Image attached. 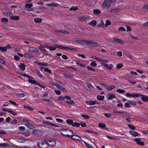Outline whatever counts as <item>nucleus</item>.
Masks as SVG:
<instances>
[{"label": "nucleus", "mask_w": 148, "mask_h": 148, "mask_svg": "<svg viewBox=\"0 0 148 148\" xmlns=\"http://www.w3.org/2000/svg\"><path fill=\"white\" fill-rule=\"evenodd\" d=\"M61 134L67 137H71L73 140L80 141L82 140L81 137L78 135L73 134V132L68 129H62L60 131Z\"/></svg>", "instance_id": "obj_1"}, {"label": "nucleus", "mask_w": 148, "mask_h": 148, "mask_svg": "<svg viewBox=\"0 0 148 148\" xmlns=\"http://www.w3.org/2000/svg\"><path fill=\"white\" fill-rule=\"evenodd\" d=\"M55 47L50 46L49 50L51 51H53L55 50L56 48L61 49H62L70 50L71 51H74L76 50L77 49L75 48L70 47L69 46L65 47L64 46L56 44L54 45Z\"/></svg>", "instance_id": "obj_2"}, {"label": "nucleus", "mask_w": 148, "mask_h": 148, "mask_svg": "<svg viewBox=\"0 0 148 148\" xmlns=\"http://www.w3.org/2000/svg\"><path fill=\"white\" fill-rule=\"evenodd\" d=\"M116 0H104L101 8L103 9H108L110 7L112 3L113 2H116Z\"/></svg>", "instance_id": "obj_3"}, {"label": "nucleus", "mask_w": 148, "mask_h": 148, "mask_svg": "<svg viewBox=\"0 0 148 148\" xmlns=\"http://www.w3.org/2000/svg\"><path fill=\"white\" fill-rule=\"evenodd\" d=\"M37 145L40 148H48L49 147V143L47 139H45L43 141L39 142Z\"/></svg>", "instance_id": "obj_4"}, {"label": "nucleus", "mask_w": 148, "mask_h": 148, "mask_svg": "<svg viewBox=\"0 0 148 148\" xmlns=\"http://www.w3.org/2000/svg\"><path fill=\"white\" fill-rule=\"evenodd\" d=\"M86 42L87 43V45H89L91 47H96L99 46L98 44L95 42H93L91 40H88Z\"/></svg>", "instance_id": "obj_5"}, {"label": "nucleus", "mask_w": 148, "mask_h": 148, "mask_svg": "<svg viewBox=\"0 0 148 148\" xmlns=\"http://www.w3.org/2000/svg\"><path fill=\"white\" fill-rule=\"evenodd\" d=\"M65 99L67 100H70V101L66 100V102L68 104L73 105L75 103V102L73 100L71 99L70 97L67 95L64 96Z\"/></svg>", "instance_id": "obj_6"}, {"label": "nucleus", "mask_w": 148, "mask_h": 148, "mask_svg": "<svg viewBox=\"0 0 148 148\" xmlns=\"http://www.w3.org/2000/svg\"><path fill=\"white\" fill-rule=\"evenodd\" d=\"M52 84L56 87L57 88L62 91H65L66 89L64 88L62 86L57 84L56 83L52 82Z\"/></svg>", "instance_id": "obj_7"}, {"label": "nucleus", "mask_w": 148, "mask_h": 148, "mask_svg": "<svg viewBox=\"0 0 148 148\" xmlns=\"http://www.w3.org/2000/svg\"><path fill=\"white\" fill-rule=\"evenodd\" d=\"M32 133L35 135L41 136L42 135L43 133L40 130H33Z\"/></svg>", "instance_id": "obj_8"}, {"label": "nucleus", "mask_w": 148, "mask_h": 148, "mask_svg": "<svg viewBox=\"0 0 148 148\" xmlns=\"http://www.w3.org/2000/svg\"><path fill=\"white\" fill-rule=\"evenodd\" d=\"M48 143L50 142V143H49V146L53 147L55 146L56 144V141L54 139H47Z\"/></svg>", "instance_id": "obj_9"}, {"label": "nucleus", "mask_w": 148, "mask_h": 148, "mask_svg": "<svg viewBox=\"0 0 148 148\" xmlns=\"http://www.w3.org/2000/svg\"><path fill=\"white\" fill-rule=\"evenodd\" d=\"M98 126L102 130L107 131L108 130V128L106 127V125L104 123H99L98 124Z\"/></svg>", "instance_id": "obj_10"}, {"label": "nucleus", "mask_w": 148, "mask_h": 148, "mask_svg": "<svg viewBox=\"0 0 148 148\" xmlns=\"http://www.w3.org/2000/svg\"><path fill=\"white\" fill-rule=\"evenodd\" d=\"M138 93L130 94L129 93H127L125 94V95L126 96L129 98L132 97L136 98L138 97Z\"/></svg>", "instance_id": "obj_11"}, {"label": "nucleus", "mask_w": 148, "mask_h": 148, "mask_svg": "<svg viewBox=\"0 0 148 148\" xmlns=\"http://www.w3.org/2000/svg\"><path fill=\"white\" fill-rule=\"evenodd\" d=\"M25 126L31 130H33L35 128V127L30 123H27L25 124Z\"/></svg>", "instance_id": "obj_12"}, {"label": "nucleus", "mask_w": 148, "mask_h": 148, "mask_svg": "<svg viewBox=\"0 0 148 148\" xmlns=\"http://www.w3.org/2000/svg\"><path fill=\"white\" fill-rule=\"evenodd\" d=\"M113 39L115 42L121 44L124 43V42L123 40H120L116 37H114Z\"/></svg>", "instance_id": "obj_13"}, {"label": "nucleus", "mask_w": 148, "mask_h": 148, "mask_svg": "<svg viewBox=\"0 0 148 148\" xmlns=\"http://www.w3.org/2000/svg\"><path fill=\"white\" fill-rule=\"evenodd\" d=\"M138 97H141V99L144 101L147 102L148 101V97L146 96H144L142 95L139 93H138Z\"/></svg>", "instance_id": "obj_14"}, {"label": "nucleus", "mask_w": 148, "mask_h": 148, "mask_svg": "<svg viewBox=\"0 0 148 148\" xmlns=\"http://www.w3.org/2000/svg\"><path fill=\"white\" fill-rule=\"evenodd\" d=\"M42 100L43 101H46L47 102H48V104L49 106H54V103L51 101L49 100V99L47 98H44Z\"/></svg>", "instance_id": "obj_15"}, {"label": "nucleus", "mask_w": 148, "mask_h": 148, "mask_svg": "<svg viewBox=\"0 0 148 148\" xmlns=\"http://www.w3.org/2000/svg\"><path fill=\"white\" fill-rule=\"evenodd\" d=\"M1 12L3 14L6 16H7L9 14L10 16L11 14H12V13L11 12H7L6 10L4 9L1 10Z\"/></svg>", "instance_id": "obj_16"}, {"label": "nucleus", "mask_w": 148, "mask_h": 148, "mask_svg": "<svg viewBox=\"0 0 148 148\" xmlns=\"http://www.w3.org/2000/svg\"><path fill=\"white\" fill-rule=\"evenodd\" d=\"M34 72L36 73V74L38 76H40V77L43 78L44 77L42 75V73H41L40 71L38 69H36L34 70Z\"/></svg>", "instance_id": "obj_17"}, {"label": "nucleus", "mask_w": 148, "mask_h": 148, "mask_svg": "<svg viewBox=\"0 0 148 148\" xmlns=\"http://www.w3.org/2000/svg\"><path fill=\"white\" fill-rule=\"evenodd\" d=\"M101 64L104 66L107 69H108L110 70H111L113 68V65L111 64H110V65H108L107 64H104L103 63H101Z\"/></svg>", "instance_id": "obj_18"}, {"label": "nucleus", "mask_w": 148, "mask_h": 148, "mask_svg": "<svg viewBox=\"0 0 148 148\" xmlns=\"http://www.w3.org/2000/svg\"><path fill=\"white\" fill-rule=\"evenodd\" d=\"M24 56L25 58L29 59L33 58L34 57L33 55H30L27 53H24Z\"/></svg>", "instance_id": "obj_19"}, {"label": "nucleus", "mask_w": 148, "mask_h": 148, "mask_svg": "<svg viewBox=\"0 0 148 148\" xmlns=\"http://www.w3.org/2000/svg\"><path fill=\"white\" fill-rule=\"evenodd\" d=\"M120 10L121 9L119 8H111L110 10V12L118 13L120 11Z\"/></svg>", "instance_id": "obj_20"}, {"label": "nucleus", "mask_w": 148, "mask_h": 148, "mask_svg": "<svg viewBox=\"0 0 148 148\" xmlns=\"http://www.w3.org/2000/svg\"><path fill=\"white\" fill-rule=\"evenodd\" d=\"M29 51H32L36 52L37 53H38L39 52V51L38 50V49L34 47H29Z\"/></svg>", "instance_id": "obj_21"}, {"label": "nucleus", "mask_w": 148, "mask_h": 148, "mask_svg": "<svg viewBox=\"0 0 148 148\" xmlns=\"http://www.w3.org/2000/svg\"><path fill=\"white\" fill-rule=\"evenodd\" d=\"M28 81L29 83L32 84H34L36 86H38L39 84L35 80L30 79H29L28 80Z\"/></svg>", "instance_id": "obj_22"}, {"label": "nucleus", "mask_w": 148, "mask_h": 148, "mask_svg": "<svg viewBox=\"0 0 148 148\" xmlns=\"http://www.w3.org/2000/svg\"><path fill=\"white\" fill-rule=\"evenodd\" d=\"M55 32H57L61 33L63 34H69V32L65 30L59 29L55 31Z\"/></svg>", "instance_id": "obj_23"}, {"label": "nucleus", "mask_w": 148, "mask_h": 148, "mask_svg": "<svg viewBox=\"0 0 148 148\" xmlns=\"http://www.w3.org/2000/svg\"><path fill=\"white\" fill-rule=\"evenodd\" d=\"M130 134L132 135V136H133L134 137H136L138 136V135L139 134L137 132H135L134 131H131L129 132Z\"/></svg>", "instance_id": "obj_24"}, {"label": "nucleus", "mask_w": 148, "mask_h": 148, "mask_svg": "<svg viewBox=\"0 0 148 148\" xmlns=\"http://www.w3.org/2000/svg\"><path fill=\"white\" fill-rule=\"evenodd\" d=\"M88 41V40H76V42L79 43L81 45L84 44L85 45H87V43L86 42Z\"/></svg>", "instance_id": "obj_25"}, {"label": "nucleus", "mask_w": 148, "mask_h": 148, "mask_svg": "<svg viewBox=\"0 0 148 148\" xmlns=\"http://www.w3.org/2000/svg\"><path fill=\"white\" fill-rule=\"evenodd\" d=\"M19 66L21 71H24L25 69L26 65L24 64L21 63L19 65Z\"/></svg>", "instance_id": "obj_26"}, {"label": "nucleus", "mask_w": 148, "mask_h": 148, "mask_svg": "<svg viewBox=\"0 0 148 148\" xmlns=\"http://www.w3.org/2000/svg\"><path fill=\"white\" fill-rule=\"evenodd\" d=\"M58 3H52L51 4H47V6H51L52 7H57L58 5Z\"/></svg>", "instance_id": "obj_27"}, {"label": "nucleus", "mask_w": 148, "mask_h": 148, "mask_svg": "<svg viewBox=\"0 0 148 148\" xmlns=\"http://www.w3.org/2000/svg\"><path fill=\"white\" fill-rule=\"evenodd\" d=\"M94 14L96 15H98L101 13V11L98 9H95L93 10Z\"/></svg>", "instance_id": "obj_28"}, {"label": "nucleus", "mask_w": 148, "mask_h": 148, "mask_svg": "<svg viewBox=\"0 0 148 148\" xmlns=\"http://www.w3.org/2000/svg\"><path fill=\"white\" fill-rule=\"evenodd\" d=\"M85 102L87 105H95V101H86Z\"/></svg>", "instance_id": "obj_29"}, {"label": "nucleus", "mask_w": 148, "mask_h": 148, "mask_svg": "<svg viewBox=\"0 0 148 148\" xmlns=\"http://www.w3.org/2000/svg\"><path fill=\"white\" fill-rule=\"evenodd\" d=\"M7 50V47L0 46V51L2 52H4L6 51Z\"/></svg>", "instance_id": "obj_30"}, {"label": "nucleus", "mask_w": 148, "mask_h": 148, "mask_svg": "<svg viewBox=\"0 0 148 148\" xmlns=\"http://www.w3.org/2000/svg\"><path fill=\"white\" fill-rule=\"evenodd\" d=\"M104 98V97L103 95H97V99L98 100L100 101L103 100Z\"/></svg>", "instance_id": "obj_31"}, {"label": "nucleus", "mask_w": 148, "mask_h": 148, "mask_svg": "<svg viewBox=\"0 0 148 148\" xmlns=\"http://www.w3.org/2000/svg\"><path fill=\"white\" fill-rule=\"evenodd\" d=\"M23 107L24 109L25 110H27L30 111H32L34 110V109L33 108H31L27 105L24 106Z\"/></svg>", "instance_id": "obj_32"}, {"label": "nucleus", "mask_w": 148, "mask_h": 148, "mask_svg": "<svg viewBox=\"0 0 148 148\" xmlns=\"http://www.w3.org/2000/svg\"><path fill=\"white\" fill-rule=\"evenodd\" d=\"M10 18L12 20L15 21L18 20L19 19V17L18 16H12Z\"/></svg>", "instance_id": "obj_33"}, {"label": "nucleus", "mask_w": 148, "mask_h": 148, "mask_svg": "<svg viewBox=\"0 0 148 148\" xmlns=\"http://www.w3.org/2000/svg\"><path fill=\"white\" fill-rule=\"evenodd\" d=\"M97 21L95 20H93L91 21L89 23V24L93 26H95L97 24Z\"/></svg>", "instance_id": "obj_34"}, {"label": "nucleus", "mask_w": 148, "mask_h": 148, "mask_svg": "<svg viewBox=\"0 0 148 148\" xmlns=\"http://www.w3.org/2000/svg\"><path fill=\"white\" fill-rule=\"evenodd\" d=\"M116 88V86L115 85H112L109 86L108 88H107V90L109 91H111L113 89H114Z\"/></svg>", "instance_id": "obj_35"}, {"label": "nucleus", "mask_w": 148, "mask_h": 148, "mask_svg": "<svg viewBox=\"0 0 148 148\" xmlns=\"http://www.w3.org/2000/svg\"><path fill=\"white\" fill-rule=\"evenodd\" d=\"M129 37L130 38L132 39V40H138V37H136L134 36L133 35H129Z\"/></svg>", "instance_id": "obj_36"}, {"label": "nucleus", "mask_w": 148, "mask_h": 148, "mask_svg": "<svg viewBox=\"0 0 148 148\" xmlns=\"http://www.w3.org/2000/svg\"><path fill=\"white\" fill-rule=\"evenodd\" d=\"M108 99H111L113 98H114L115 97V96L113 95L110 93L108 94Z\"/></svg>", "instance_id": "obj_37"}, {"label": "nucleus", "mask_w": 148, "mask_h": 148, "mask_svg": "<svg viewBox=\"0 0 148 148\" xmlns=\"http://www.w3.org/2000/svg\"><path fill=\"white\" fill-rule=\"evenodd\" d=\"M97 27H105L104 23L103 21H101L100 23L98 24L97 25Z\"/></svg>", "instance_id": "obj_38"}, {"label": "nucleus", "mask_w": 148, "mask_h": 148, "mask_svg": "<svg viewBox=\"0 0 148 148\" xmlns=\"http://www.w3.org/2000/svg\"><path fill=\"white\" fill-rule=\"evenodd\" d=\"M78 9V8L77 6H72L69 9L71 11H75Z\"/></svg>", "instance_id": "obj_39"}, {"label": "nucleus", "mask_w": 148, "mask_h": 148, "mask_svg": "<svg viewBox=\"0 0 148 148\" xmlns=\"http://www.w3.org/2000/svg\"><path fill=\"white\" fill-rule=\"evenodd\" d=\"M42 21V19L40 18H35L34 19V21L36 23H40Z\"/></svg>", "instance_id": "obj_40"}, {"label": "nucleus", "mask_w": 148, "mask_h": 148, "mask_svg": "<svg viewBox=\"0 0 148 148\" xmlns=\"http://www.w3.org/2000/svg\"><path fill=\"white\" fill-rule=\"evenodd\" d=\"M44 71L45 72H48L50 74L53 75V74L51 71L47 68H45Z\"/></svg>", "instance_id": "obj_41"}, {"label": "nucleus", "mask_w": 148, "mask_h": 148, "mask_svg": "<svg viewBox=\"0 0 148 148\" xmlns=\"http://www.w3.org/2000/svg\"><path fill=\"white\" fill-rule=\"evenodd\" d=\"M80 124L79 123L77 122H74L72 123V126L73 127H78L80 126Z\"/></svg>", "instance_id": "obj_42"}, {"label": "nucleus", "mask_w": 148, "mask_h": 148, "mask_svg": "<svg viewBox=\"0 0 148 148\" xmlns=\"http://www.w3.org/2000/svg\"><path fill=\"white\" fill-rule=\"evenodd\" d=\"M33 6V4L32 3H26L25 5V7L26 8H30Z\"/></svg>", "instance_id": "obj_43"}, {"label": "nucleus", "mask_w": 148, "mask_h": 148, "mask_svg": "<svg viewBox=\"0 0 148 148\" xmlns=\"http://www.w3.org/2000/svg\"><path fill=\"white\" fill-rule=\"evenodd\" d=\"M66 122L68 124L71 125H72L73 123V120L70 119H67L66 120Z\"/></svg>", "instance_id": "obj_44"}, {"label": "nucleus", "mask_w": 148, "mask_h": 148, "mask_svg": "<svg viewBox=\"0 0 148 148\" xmlns=\"http://www.w3.org/2000/svg\"><path fill=\"white\" fill-rule=\"evenodd\" d=\"M44 48V47H43L42 46L40 45L39 47V49L40 50L42 51L46 52L47 50Z\"/></svg>", "instance_id": "obj_45"}, {"label": "nucleus", "mask_w": 148, "mask_h": 148, "mask_svg": "<svg viewBox=\"0 0 148 148\" xmlns=\"http://www.w3.org/2000/svg\"><path fill=\"white\" fill-rule=\"evenodd\" d=\"M9 144L7 143H0V146L5 147L8 146Z\"/></svg>", "instance_id": "obj_46"}, {"label": "nucleus", "mask_w": 148, "mask_h": 148, "mask_svg": "<svg viewBox=\"0 0 148 148\" xmlns=\"http://www.w3.org/2000/svg\"><path fill=\"white\" fill-rule=\"evenodd\" d=\"M127 126L131 130H135L136 129V127L131 124H128Z\"/></svg>", "instance_id": "obj_47"}, {"label": "nucleus", "mask_w": 148, "mask_h": 148, "mask_svg": "<svg viewBox=\"0 0 148 148\" xmlns=\"http://www.w3.org/2000/svg\"><path fill=\"white\" fill-rule=\"evenodd\" d=\"M17 96L18 97L22 98L25 96V94L23 93H18Z\"/></svg>", "instance_id": "obj_48"}, {"label": "nucleus", "mask_w": 148, "mask_h": 148, "mask_svg": "<svg viewBox=\"0 0 148 148\" xmlns=\"http://www.w3.org/2000/svg\"><path fill=\"white\" fill-rule=\"evenodd\" d=\"M123 66V65L122 63H119L116 66L117 69H119L122 68Z\"/></svg>", "instance_id": "obj_49"}, {"label": "nucleus", "mask_w": 148, "mask_h": 148, "mask_svg": "<svg viewBox=\"0 0 148 148\" xmlns=\"http://www.w3.org/2000/svg\"><path fill=\"white\" fill-rule=\"evenodd\" d=\"M113 112L114 113H120V114H123L124 113V112L123 111H118L117 110H114L113 111Z\"/></svg>", "instance_id": "obj_50"}, {"label": "nucleus", "mask_w": 148, "mask_h": 148, "mask_svg": "<svg viewBox=\"0 0 148 148\" xmlns=\"http://www.w3.org/2000/svg\"><path fill=\"white\" fill-rule=\"evenodd\" d=\"M111 23L110 21L109 20H107L106 21L105 25V27H107L108 25H111Z\"/></svg>", "instance_id": "obj_51"}, {"label": "nucleus", "mask_w": 148, "mask_h": 148, "mask_svg": "<svg viewBox=\"0 0 148 148\" xmlns=\"http://www.w3.org/2000/svg\"><path fill=\"white\" fill-rule=\"evenodd\" d=\"M103 114L105 116L108 118L112 116L111 114L110 113H104Z\"/></svg>", "instance_id": "obj_52"}, {"label": "nucleus", "mask_w": 148, "mask_h": 148, "mask_svg": "<svg viewBox=\"0 0 148 148\" xmlns=\"http://www.w3.org/2000/svg\"><path fill=\"white\" fill-rule=\"evenodd\" d=\"M116 91L117 92L121 94L123 93L125 91V90L121 89H118Z\"/></svg>", "instance_id": "obj_53"}, {"label": "nucleus", "mask_w": 148, "mask_h": 148, "mask_svg": "<svg viewBox=\"0 0 148 148\" xmlns=\"http://www.w3.org/2000/svg\"><path fill=\"white\" fill-rule=\"evenodd\" d=\"M90 65L92 67L96 66L97 65V64L95 62L93 61L90 63Z\"/></svg>", "instance_id": "obj_54"}, {"label": "nucleus", "mask_w": 148, "mask_h": 148, "mask_svg": "<svg viewBox=\"0 0 148 148\" xmlns=\"http://www.w3.org/2000/svg\"><path fill=\"white\" fill-rule=\"evenodd\" d=\"M81 116L87 119H88L90 118V117L88 115H86L83 114H81Z\"/></svg>", "instance_id": "obj_55"}, {"label": "nucleus", "mask_w": 148, "mask_h": 148, "mask_svg": "<svg viewBox=\"0 0 148 148\" xmlns=\"http://www.w3.org/2000/svg\"><path fill=\"white\" fill-rule=\"evenodd\" d=\"M40 66H47L48 65L47 63L40 62Z\"/></svg>", "instance_id": "obj_56"}, {"label": "nucleus", "mask_w": 148, "mask_h": 148, "mask_svg": "<svg viewBox=\"0 0 148 148\" xmlns=\"http://www.w3.org/2000/svg\"><path fill=\"white\" fill-rule=\"evenodd\" d=\"M9 101L11 104H12L14 105V106H18V104L16 103L15 102H14V101H12L10 100V101Z\"/></svg>", "instance_id": "obj_57"}, {"label": "nucleus", "mask_w": 148, "mask_h": 148, "mask_svg": "<svg viewBox=\"0 0 148 148\" xmlns=\"http://www.w3.org/2000/svg\"><path fill=\"white\" fill-rule=\"evenodd\" d=\"M23 121L25 123H29L30 122V120L27 118H25L23 119Z\"/></svg>", "instance_id": "obj_58"}, {"label": "nucleus", "mask_w": 148, "mask_h": 148, "mask_svg": "<svg viewBox=\"0 0 148 148\" xmlns=\"http://www.w3.org/2000/svg\"><path fill=\"white\" fill-rule=\"evenodd\" d=\"M86 68L89 71H95V69L89 66H87Z\"/></svg>", "instance_id": "obj_59"}, {"label": "nucleus", "mask_w": 148, "mask_h": 148, "mask_svg": "<svg viewBox=\"0 0 148 148\" xmlns=\"http://www.w3.org/2000/svg\"><path fill=\"white\" fill-rule=\"evenodd\" d=\"M129 103L131 105L135 106L136 105V103L134 101H129Z\"/></svg>", "instance_id": "obj_60"}, {"label": "nucleus", "mask_w": 148, "mask_h": 148, "mask_svg": "<svg viewBox=\"0 0 148 148\" xmlns=\"http://www.w3.org/2000/svg\"><path fill=\"white\" fill-rule=\"evenodd\" d=\"M0 134L5 135H7L8 133L5 131L2 130L0 131Z\"/></svg>", "instance_id": "obj_61"}, {"label": "nucleus", "mask_w": 148, "mask_h": 148, "mask_svg": "<svg viewBox=\"0 0 148 148\" xmlns=\"http://www.w3.org/2000/svg\"><path fill=\"white\" fill-rule=\"evenodd\" d=\"M25 140L23 138H20L19 139L18 142L19 143H24L25 142Z\"/></svg>", "instance_id": "obj_62"}, {"label": "nucleus", "mask_w": 148, "mask_h": 148, "mask_svg": "<svg viewBox=\"0 0 148 148\" xmlns=\"http://www.w3.org/2000/svg\"><path fill=\"white\" fill-rule=\"evenodd\" d=\"M56 121L57 122H59L61 123H63V120L58 118L56 119Z\"/></svg>", "instance_id": "obj_63"}, {"label": "nucleus", "mask_w": 148, "mask_h": 148, "mask_svg": "<svg viewBox=\"0 0 148 148\" xmlns=\"http://www.w3.org/2000/svg\"><path fill=\"white\" fill-rule=\"evenodd\" d=\"M1 21L2 22H7L8 21V20L7 18H3L1 19Z\"/></svg>", "instance_id": "obj_64"}]
</instances>
